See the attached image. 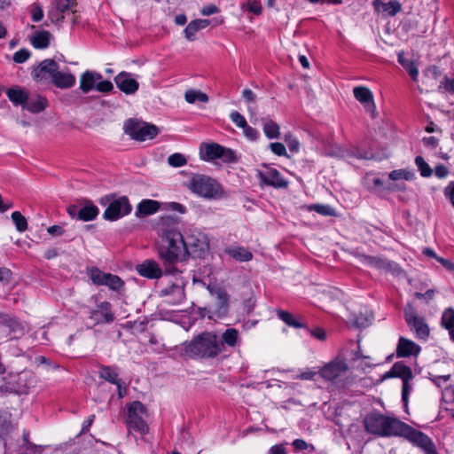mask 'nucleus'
<instances>
[{
    "label": "nucleus",
    "instance_id": "1",
    "mask_svg": "<svg viewBox=\"0 0 454 454\" xmlns=\"http://www.w3.org/2000/svg\"><path fill=\"white\" fill-rule=\"evenodd\" d=\"M179 218L175 215H164L160 218V231L156 242L159 259L162 262L166 275H175L178 262L186 261L184 237L179 228Z\"/></svg>",
    "mask_w": 454,
    "mask_h": 454
},
{
    "label": "nucleus",
    "instance_id": "2",
    "mask_svg": "<svg viewBox=\"0 0 454 454\" xmlns=\"http://www.w3.org/2000/svg\"><path fill=\"white\" fill-rule=\"evenodd\" d=\"M364 426L369 434L381 437H403L426 451V434L397 418L386 416L374 410L365 415Z\"/></svg>",
    "mask_w": 454,
    "mask_h": 454
},
{
    "label": "nucleus",
    "instance_id": "3",
    "mask_svg": "<svg viewBox=\"0 0 454 454\" xmlns=\"http://www.w3.org/2000/svg\"><path fill=\"white\" fill-rule=\"evenodd\" d=\"M222 347L215 332L204 331L190 341H184L182 344V351L191 359L209 360L216 358L221 354Z\"/></svg>",
    "mask_w": 454,
    "mask_h": 454
},
{
    "label": "nucleus",
    "instance_id": "4",
    "mask_svg": "<svg viewBox=\"0 0 454 454\" xmlns=\"http://www.w3.org/2000/svg\"><path fill=\"white\" fill-rule=\"evenodd\" d=\"M191 192L200 197L218 200L225 196L221 184L211 176L194 174L187 184Z\"/></svg>",
    "mask_w": 454,
    "mask_h": 454
},
{
    "label": "nucleus",
    "instance_id": "5",
    "mask_svg": "<svg viewBox=\"0 0 454 454\" xmlns=\"http://www.w3.org/2000/svg\"><path fill=\"white\" fill-rule=\"evenodd\" d=\"M100 204L106 205L103 218L106 221L114 222L129 215L132 210V206L127 196L116 198L114 193L107 194L100 199Z\"/></svg>",
    "mask_w": 454,
    "mask_h": 454
},
{
    "label": "nucleus",
    "instance_id": "6",
    "mask_svg": "<svg viewBox=\"0 0 454 454\" xmlns=\"http://www.w3.org/2000/svg\"><path fill=\"white\" fill-rule=\"evenodd\" d=\"M144 415H147V408L140 401L127 404L125 423L128 429L143 435L146 434L149 432V427L143 419Z\"/></svg>",
    "mask_w": 454,
    "mask_h": 454
},
{
    "label": "nucleus",
    "instance_id": "7",
    "mask_svg": "<svg viewBox=\"0 0 454 454\" xmlns=\"http://www.w3.org/2000/svg\"><path fill=\"white\" fill-rule=\"evenodd\" d=\"M200 159L205 161L221 160L224 163H235L238 157L235 152L217 143H202L200 147Z\"/></svg>",
    "mask_w": 454,
    "mask_h": 454
},
{
    "label": "nucleus",
    "instance_id": "8",
    "mask_svg": "<svg viewBox=\"0 0 454 454\" xmlns=\"http://www.w3.org/2000/svg\"><path fill=\"white\" fill-rule=\"evenodd\" d=\"M124 133L131 139L143 142L154 138L160 132L159 128L151 123L128 119L123 125Z\"/></svg>",
    "mask_w": 454,
    "mask_h": 454
},
{
    "label": "nucleus",
    "instance_id": "9",
    "mask_svg": "<svg viewBox=\"0 0 454 454\" xmlns=\"http://www.w3.org/2000/svg\"><path fill=\"white\" fill-rule=\"evenodd\" d=\"M67 212L72 219L90 222L98 217L99 208L90 200L81 199L69 205Z\"/></svg>",
    "mask_w": 454,
    "mask_h": 454
},
{
    "label": "nucleus",
    "instance_id": "10",
    "mask_svg": "<svg viewBox=\"0 0 454 454\" xmlns=\"http://www.w3.org/2000/svg\"><path fill=\"white\" fill-rule=\"evenodd\" d=\"M87 273L92 283L96 286H106L110 290L117 293L124 290L125 283L117 275L104 272L98 267L88 268Z\"/></svg>",
    "mask_w": 454,
    "mask_h": 454
},
{
    "label": "nucleus",
    "instance_id": "11",
    "mask_svg": "<svg viewBox=\"0 0 454 454\" xmlns=\"http://www.w3.org/2000/svg\"><path fill=\"white\" fill-rule=\"evenodd\" d=\"M58 69H59V66L57 61L52 59H46L33 68L31 76L37 83L48 84L51 82Z\"/></svg>",
    "mask_w": 454,
    "mask_h": 454
},
{
    "label": "nucleus",
    "instance_id": "12",
    "mask_svg": "<svg viewBox=\"0 0 454 454\" xmlns=\"http://www.w3.org/2000/svg\"><path fill=\"white\" fill-rule=\"evenodd\" d=\"M262 167L266 170L257 171V177L260 179L261 185L270 186L276 189H286L288 187L289 182L283 177L278 169L270 168L265 163L262 164Z\"/></svg>",
    "mask_w": 454,
    "mask_h": 454
},
{
    "label": "nucleus",
    "instance_id": "13",
    "mask_svg": "<svg viewBox=\"0 0 454 454\" xmlns=\"http://www.w3.org/2000/svg\"><path fill=\"white\" fill-rule=\"evenodd\" d=\"M348 370V364L344 359L336 358L325 364L318 370L319 376L326 381H333L345 374Z\"/></svg>",
    "mask_w": 454,
    "mask_h": 454
},
{
    "label": "nucleus",
    "instance_id": "14",
    "mask_svg": "<svg viewBox=\"0 0 454 454\" xmlns=\"http://www.w3.org/2000/svg\"><path fill=\"white\" fill-rule=\"evenodd\" d=\"M184 246L187 250L186 260L189 256L193 258L204 257L209 247L205 237L199 238L194 235L184 238Z\"/></svg>",
    "mask_w": 454,
    "mask_h": 454
},
{
    "label": "nucleus",
    "instance_id": "15",
    "mask_svg": "<svg viewBox=\"0 0 454 454\" xmlns=\"http://www.w3.org/2000/svg\"><path fill=\"white\" fill-rule=\"evenodd\" d=\"M404 318L411 330L415 331L418 338H426V323L424 317L417 315V311L412 305L407 304L405 307Z\"/></svg>",
    "mask_w": 454,
    "mask_h": 454
},
{
    "label": "nucleus",
    "instance_id": "16",
    "mask_svg": "<svg viewBox=\"0 0 454 454\" xmlns=\"http://www.w3.org/2000/svg\"><path fill=\"white\" fill-rule=\"evenodd\" d=\"M89 317L94 321L95 325L111 324L115 319L113 306L109 301L98 303L97 309L90 311Z\"/></svg>",
    "mask_w": 454,
    "mask_h": 454
},
{
    "label": "nucleus",
    "instance_id": "17",
    "mask_svg": "<svg viewBox=\"0 0 454 454\" xmlns=\"http://www.w3.org/2000/svg\"><path fill=\"white\" fill-rule=\"evenodd\" d=\"M136 270L141 277L148 279H159L165 274V270H163L160 264L153 259H146L137 264Z\"/></svg>",
    "mask_w": 454,
    "mask_h": 454
},
{
    "label": "nucleus",
    "instance_id": "18",
    "mask_svg": "<svg viewBox=\"0 0 454 454\" xmlns=\"http://www.w3.org/2000/svg\"><path fill=\"white\" fill-rule=\"evenodd\" d=\"M353 93L355 98L364 106L365 111L374 118L376 106L372 91L366 87L357 86L354 88Z\"/></svg>",
    "mask_w": 454,
    "mask_h": 454
},
{
    "label": "nucleus",
    "instance_id": "19",
    "mask_svg": "<svg viewBox=\"0 0 454 454\" xmlns=\"http://www.w3.org/2000/svg\"><path fill=\"white\" fill-rule=\"evenodd\" d=\"M114 82L118 89L128 95L134 94L139 88V83L132 74L124 71L115 76Z\"/></svg>",
    "mask_w": 454,
    "mask_h": 454
},
{
    "label": "nucleus",
    "instance_id": "20",
    "mask_svg": "<svg viewBox=\"0 0 454 454\" xmlns=\"http://www.w3.org/2000/svg\"><path fill=\"white\" fill-rule=\"evenodd\" d=\"M372 6L375 12L381 13L383 18L394 17L402 11V4L397 0H390L384 3L381 0H374Z\"/></svg>",
    "mask_w": 454,
    "mask_h": 454
},
{
    "label": "nucleus",
    "instance_id": "21",
    "mask_svg": "<svg viewBox=\"0 0 454 454\" xmlns=\"http://www.w3.org/2000/svg\"><path fill=\"white\" fill-rule=\"evenodd\" d=\"M421 351L420 346L403 336L399 337L395 353L397 357L417 356Z\"/></svg>",
    "mask_w": 454,
    "mask_h": 454
},
{
    "label": "nucleus",
    "instance_id": "22",
    "mask_svg": "<svg viewBox=\"0 0 454 454\" xmlns=\"http://www.w3.org/2000/svg\"><path fill=\"white\" fill-rule=\"evenodd\" d=\"M356 257L361 263L368 265L376 270H382L384 272L387 269L388 262L390 261L383 255L372 256L362 253L356 254Z\"/></svg>",
    "mask_w": 454,
    "mask_h": 454
},
{
    "label": "nucleus",
    "instance_id": "23",
    "mask_svg": "<svg viewBox=\"0 0 454 454\" xmlns=\"http://www.w3.org/2000/svg\"><path fill=\"white\" fill-rule=\"evenodd\" d=\"M207 290L212 294H215L217 298V313L219 315H225L229 309L230 295L223 287H211L207 286Z\"/></svg>",
    "mask_w": 454,
    "mask_h": 454
},
{
    "label": "nucleus",
    "instance_id": "24",
    "mask_svg": "<svg viewBox=\"0 0 454 454\" xmlns=\"http://www.w3.org/2000/svg\"><path fill=\"white\" fill-rule=\"evenodd\" d=\"M160 208V203L159 201L145 199L138 203L135 215L137 217L141 218L155 214Z\"/></svg>",
    "mask_w": 454,
    "mask_h": 454
},
{
    "label": "nucleus",
    "instance_id": "25",
    "mask_svg": "<svg viewBox=\"0 0 454 454\" xmlns=\"http://www.w3.org/2000/svg\"><path fill=\"white\" fill-rule=\"evenodd\" d=\"M51 83L59 89H69L74 85L75 76L71 73L61 72L58 69Z\"/></svg>",
    "mask_w": 454,
    "mask_h": 454
},
{
    "label": "nucleus",
    "instance_id": "26",
    "mask_svg": "<svg viewBox=\"0 0 454 454\" xmlns=\"http://www.w3.org/2000/svg\"><path fill=\"white\" fill-rule=\"evenodd\" d=\"M6 95L14 106H21L22 107L28 99V92L19 86L8 89Z\"/></svg>",
    "mask_w": 454,
    "mask_h": 454
},
{
    "label": "nucleus",
    "instance_id": "27",
    "mask_svg": "<svg viewBox=\"0 0 454 454\" xmlns=\"http://www.w3.org/2000/svg\"><path fill=\"white\" fill-rule=\"evenodd\" d=\"M239 331L236 328H227L218 338V343H222L221 354L225 351V346L234 348L238 344Z\"/></svg>",
    "mask_w": 454,
    "mask_h": 454
},
{
    "label": "nucleus",
    "instance_id": "28",
    "mask_svg": "<svg viewBox=\"0 0 454 454\" xmlns=\"http://www.w3.org/2000/svg\"><path fill=\"white\" fill-rule=\"evenodd\" d=\"M51 34L47 30L35 31L30 37L32 46L38 50H43L49 47Z\"/></svg>",
    "mask_w": 454,
    "mask_h": 454
},
{
    "label": "nucleus",
    "instance_id": "29",
    "mask_svg": "<svg viewBox=\"0 0 454 454\" xmlns=\"http://www.w3.org/2000/svg\"><path fill=\"white\" fill-rule=\"evenodd\" d=\"M209 24L208 20L197 19L192 20L184 30L185 38L189 41H194L196 33L206 28Z\"/></svg>",
    "mask_w": 454,
    "mask_h": 454
},
{
    "label": "nucleus",
    "instance_id": "30",
    "mask_svg": "<svg viewBox=\"0 0 454 454\" xmlns=\"http://www.w3.org/2000/svg\"><path fill=\"white\" fill-rule=\"evenodd\" d=\"M224 252L238 262H248L253 258V254L247 248L240 246L226 247Z\"/></svg>",
    "mask_w": 454,
    "mask_h": 454
},
{
    "label": "nucleus",
    "instance_id": "31",
    "mask_svg": "<svg viewBox=\"0 0 454 454\" xmlns=\"http://www.w3.org/2000/svg\"><path fill=\"white\" fill-rule=\"evenodd\" d=\"M47 106V99L46 98L36 95L35 98H29L26 102L25 106H23V109L27 110L32 114H39L43 112Z\"/></svg>",
    "mask_w": 454,
    "mask_h": 454
},
{
    "label": "nucleus",
    "instance_id": "32",
    "mask_svg": "<svg viewBox=\"0 0 454 454\" xmlns=\"http://www.w3.org/2000/svg\"><path fill=\"white\" fill-rule=\"evenodd\" d=\"M168 295H174V303H181L185 299L184 285L179 286L172 284L169 286L162 289L160 293V296L165 297Z\"/></svg>",
    "mask_w": 454,
    "mask_h": 454
},
{
    "label": "nucleus",
    "instance_id": "33",
    "mask_svg": "<svg viewBox=\"0 0 454 454\" xmlns=\"http://www.w3.org/2000/svg\"><path fill=\"white\" fill-rule=\"evenodd\" d=\"M117 369V366L100 365L98 376L100 379H103L111 384H117L120 380Z\"/></svg>",
    "mask_w": 454,
    "mask_h": 454
},
{
    "label": "nucleus",
    "instance_id": "34",
    "mask_svg": "<svg viewBox=\"0 0 454 454\" xmlns=\"http://www.w3.org/2000/svg\"><path fill=\"white\" fill-rule=\"evenodd\" d=\"M262 130L264 135L269 139H277L280 137V127L279 125L269 118H262Z\"/></svg>",
    "mask_w": 454,
    "mask_h": 454
},
{
    "label": "nucleus",
    "instance_id": "35",
    "mask_svg": "<svg viewBox=\"0 0 454 454\" xmlns=\"http://www.w3.org/2000/svg\"><path fill=\"white\" fill-rule=\"evenodd\" d=\"M398 62L408 72L414 82H418L419 69L416 63L404 57L403 54H398Z\"/></svg>",
    "mask_w": 454,
    "mask_h": 454
},
{
    "label": "nucleus",
    "instance_id": "36",
    "mask_svg": "<svg viewBox=\"0 0 454 454\" xmlns=\"http://www.w3.org/2000/svg\"><path fill=\"white\" fill-rule=\"evenodd\" d=\"M96 86L95 72L86 71L81 75L80 89L84 93L92 90Z\"/></svg>",
    "mask_w": 454,
    "mask_h": 454
},
{
    "label": "nucleus",
    "instance_id": "37",
    "mask_svg": "<svg viewBox=\"0 0 454 454\" xmlns=\"http://www.w3.org/2000/svg\"><path fill=\"white\" fill-rule=\"evenodd\" d=\"M277 315L279 319H281L286 325H287L290 327H294V328L306 327V324L298 320L292 313H290L286 310L278 309L277 311Z\"/></svg>",
    "mask_w": 454,
    "mask_h": 454
},
{
    "label": "nucleus",
    "instance_id": "38",
    "mask_svg": "<svg viewBox=\"0 0 454 454\" xmlns=\"http://www.w3.org/2000/svg\"><path fill=\"white\" fill-rule=\"evenodd\" d=\"M392 372H394L395 378H400L402 380L413 378L411 369L402 361L393 364Z\"/></svg>",
    "mask_w": 454,
    "mask_h": 454
},
{
    "label": "nucleus",
    "instance_id": "39",
    "mask_svg": "<svg viewBox=\"0 0 454 454\" xmlns=\"http://www.w3.org/2000/svg\"><path fill=\"white\" fill-rule=\"evenodd\" d=\"M307 210L311 212H317V214L324 216H336V211L330 205L325 204H310L307 206Z\"/></svg>",
    "mask_w": 454,
    "mask_h": 454
},
{
    "label": "nucleus",
    "instance_id": "40",
    "mask_svg": "<svg viewBox=\"0 0 454 454\" xmlns=\"http://www.w3.org/2000/svg\"><path fill=\"white\" fill-rule=\"evenodd\" d=\"M348 155L350 157H355L359 160H376L375 154L372 153V150H367L361 147H353L351 148Z\"/></svg>",
    "mask_w": 454,
    "mask_h": 454
},
{
    "label": "nucleus",
    "instance_id": "41",
    "mask_svg": "<svg viewBox=\"0 0 454 454\" xmlns=\"http://www.w3.org/2000/svg\"><path fill=\"white\" fill-rule=\"evenodd\" d=\"M444 327L449 331L450 339L454 341V310L447 309L442 317Z\"/></svg>",
    "mask_w": 454,
    "mask_h": 454
},
{
    "label": "nucleus",
    "instance_id": "42",
    "mask_svg": "<svg viewBox=\"0 0 454 454\" xmlns=\"http://www.w3.org/2000/svg\"><path fill=\"white\" fill-rule=\"evenodd\" d=\"M185 100L188 103H195L196 101H200L202 103H207L208 101V97L206 93L200 90H189L185 92L184 95Z\"/></svg>",
    "mask_w": 454,
    "mask_h": 454
},
{
    "label": "nucleus",
    "instance_id": "43",
    "mask_svg": "<svg viewBox=\"0 0 454 454\" xmlns=\"http://www.w3.org/2000/svg\"><path fill=\"white\" fill-rule=\"evenodd\" d=\"M427 133H435V136L427 137V148L429 146L434 148L438 145L441 137V129L433 122H427Z\"/></svg>",
    "mask_w": 454,
    "mask_h": 454
},
{
    "label": "nucleus",
    "instance_id": "44",
    "mask_svg": "<svg viewBox=\"0 0 454 454\" xmlns=\"http://www.w3.org/2000/svg\"><path fill=\"white\" fill-rule=\"evenodd\" d=\"M11 217L18 231L24 232L27 230V221L20 211L12 212Z\"/></svg>",
    "mask_w": 454,
    "mask_h": 454
},
{
    "label": "nucleus",
    "instance_id": "45",
    "mask_svg": "<svg viewBox=\"0 0 454 454\" xmlns=\"http://www.w3.org/2000/svg\"><path fill=\"white\" fill-rule=\"evenodd\" d=\"M395 278H402L405 277V271L400 267L398 263L394 261H389L385 270Z\"/></svg>",
    "mask_w": 454,
    "mask_h": 454
},
{
    "label": "nucleus",
    "instance_id": "46",
    "mask_svg": "<svg viewBox=\"0 0 454 454\" xmlns=\"http://www.w3.org/2000/svg\"><path fill=\"white\" fill-rule=\"evenodd\" d=\"M414 177V173L412 171L407 170V169H397L393 170L389 174V178L391 180L396 181V180H411Z\"/></svg>",
    "mask_w": 454,
    "mask_h": 454
},
{
    "label": "nucleus",
    "instance_id": "47",
    "mask_svg": "<svg viewBox=\"0 0 454 454\" xmlns=\"http://www.w3.org/2000/svg\"><path fill=\"white\" fill-rule=\"evenodd\" d=\"M12 427L10 416L0 411V436L7 434Z\"/></svg>",
    "mask_w": 454,
    "mask_h": 454
},
{
    "label": "nucleus",
    "instance_id": "48",
    "mask_svg": "<svg viewBox=\"0 0 454 454\" xmlns=\"http://www.w3.org/2000/svg\"><path fill=\"white\" fill-rule=\"evenodd\" d=\"M168 163L174 168L183 167L187 163L185 156L182 153H176L168 156Z\"/></svg>",
    "mask_w": 454,
    "mask_h": 454
},
{
    "label": "nucleus",
    "instance_id": "49",
    "mask_svg": "<svg viewBox=\"0 0 454 454\" xmlns=\"http://www.w3.org/2000/svg\"><path fill=\"white\" fill-rule=\"evenodd\" d=\"M442 399L447 410H453V408L449 407V405L454 404V387H445L442 393Z\"/></svg>",
    "mask_w": 454,
    "mask_h": 454
},
{
    "label": "nucleus",
    "instance_id": "50",
    "mask_svg": "<svg viewBox=\"0 0 454 454\" xmlns=\"http://www.w3.org/2000/svg\"><path fill=\"white\" fill-rule=\"evenodd\" d=\"M434 174L436 177L438 178H445L447 177L449 174V169L444 165H438L434 168V169L431 168L427 165V177L432 176V174Z\"/></svg>",
    "mask_w": 454,
    "mask_h": 454
},
{
    "label": "nucleus",
    "instance_id": "51",
    "mask_svg": "<svg viewBox=\"0 0 454 454\" xmlns=\"http://www.w3.org/2000/svg\"><path fill=\"white\" fill-rule=\"evenodd\" d=\"M11 333H13L15 336L23 335L24 334V327L21 323L13 317L7 327Z\"/></svg>",
    "mask_w": 454,
    "mask_h": 454
},
{
    "label": "nucleus",
    "instance_id": "52",
    "mask_svg": "<svg viewBox=\"0 0 454 454\" xmlns=\"http://www.w3.org/2000/svg\"><path fill=\"white\" fill-rule=\"evenodd\" d=\"M55 8L64 12L77 4L76 0H54Z\"/></svg>",
    "mask_w": 454,
    "mask_h": 454
},
{
    "label": "nucleus",
    "instance_id": "53",
    "mask_svg": "<svg viewBox=\"0 0 454 454\" xmlns=\"http://www.w3.org/2000/svg\"><path fill=\"white\" fill-rule=\"evenodd\" d=\"M30 56L31 52L27 49L22 48L13 54L12 59L15 63L21 64L26 62Z\"/></svg>",
    "mask_w": 454,
    "mask_h": 454
},
{
    "label": "nucleus",
    "instance_id": "54",
    "mask_svg": "<svg viewBox=\"0 0 454 454\" xmlns=\"http://www.w3.org/2000/svg\"><path fill=\"white\" fill-rule=\"evenodd\" d=\"M292 446L294 447V451H301L305 450L313 451L315 450V447L312 444L308 443L303 439H295L292 442Z\"/></svg>",
    "mask_w": 454,
    "mask_h": 454
},
{
    "label": "nucleus",
    "instance_id": "55",
    "mask_svg": "<svg viewBox=\"0 0 454 454\" xmlns=\"http://www.w3.org/2000/svg\"><path fill=\"white\" fill-rule=\"evenodd\" d=\"M411 380L412 379L403 380L402 401L404 406H407L409 395L412 389L411 384L410 383Z\"/></svg>",
    "mask_w": 454,
    "mask_h": 454
},
{
    "label": "nucleus",
    "instance_id": "56",
    "mask_svg": "<svg viewBox=\"0 0 454 454\" xmlns=\"http://www.w3.org/2000/svg\"><path fill=\"white\" fill-rule=\"evenodd\" d=\"M304 329H306L308 331V333H309V334L318 340H321V341H324L326 340V333L325 331L322 328V327H316L314 329H309L307 325L306 327H303Z\"/></svg>",
    "mask_w": 454,
    "mask_h": 454
},
{
    "label": "nucleus",
    "instance_id": "57",
    "mask_svg": "<svg viewBox=\"0 0 454 454\" xmlns=\"http://www.w3.org/2000/svg\"><path fill=\"white\" fill-rule=\"evenodd\" d=\"M48 18L51 23L59 24L64 21L65 16L64 12L55 8L48 12Z\"/></svg>",
    "mask_w": 454,
    "mask_h": 454
},
{
    "label": "nucleus",
    "instance_id": "58",
    "mask_svg": "<svg viewBox=\"0 0 454 454\" xmlns=\"http://www.w3.org/2000/svg\"><path fill=\"white\" fill-rule=\"evenodd\" d=\"M269 148L278 156H287L286 149L284 144L279 142L270 143Z\"/></svg>",
    "mask_w": 454,
    "mask_h": 454
},
{
    "label": "nucleus",
    "instance_id": "59",
    "mask_svg": "<svg viewBox=\"0 0 454 454\" xmlns=\"http://www.w3.org/2000/svg\"><path fill=\"white\" fill-rule=\"evenodd\" d=\"M428 256L435 258L448 270H454V264L450 261L442 257H437L434 252L430 249H427V257Z\"/></svg>",
    "mask_w": 454,
    "mask_h": 454
},
{
    "label": "nucleus",
    "instance_id": "60",
    "mask_svg": "<svg viewBox=\"0 0 454 454\" xmlns=\"http://www.w3.org/2000/svg\"><path fill=\"white\" fill-rule=\"evenodd\" d=\"M285 141L287 143L288 149L291 153H297L300 148V143L294 138L290 133L285 135Z\"/></svg>",
    "mask_w": 454,
    "mask_h": 454
},
{
    "label": "nucleus",
    "instance_id": "61",
    "mask_svg": "<svg viewBox=\"0 0 454 454\" xmlns=\"http://www.w3.org/2000/svg\"><path fill=\"white\" fill-rule=\"evenodd\" d=\"M163 207L166 210L176 211V212H178L180 214H185L186 211H187L185 206H184L181 203L174 202V201L173 202L164 203Z\"/></svg>",
    "mask_w": 454,
    "mask_h": 454
},
{
    "label": "nucleus",
    "instance_id": "62",
    "mask_svg": "<svg viewBox=\"0 0 454 454\" xmlns=\"http://www.w3.org/2000/svg\"><path fill=\"white\" fill-rule=\"evenodd\" d=\"M243 131L247 138L251 141H256L260 137L259 131L248 124L243 128Z\"/></svg>",
    "mask_w": 454,
    "mask_h": 454
},
{
    "label": "nucleus",
    "instance_id": "63",
    "mask_svg": "<svg viewBox=\"0 0 454 454\" xmlns=\"http://www.w3.org/2000/svg\"><path fill=\"white\" fill-rule=\"evenodd\" d=\"M230 118L239 128L243 129L247 124L245 117L237 111L232 112Z\"/></svg>",
    "mask_w": 454,
    "mask_h": 454
},
{
    "label": "nucleus",
    "instance_id": "64",
    "mask_svg": "<svg viewBox=\"0 0 454 454\" xmlns=\"http://www.w3.org/2000/svg\"><path fill=\"white\" fill-rule=\"evenodd\" d=\"M95 89L99 92L107 93L114 90V85L108 80L100 81L98 83H96Z\"/></svg>",
    "mask_w": 454,
    "mask_h": 454
}]
</instances>
